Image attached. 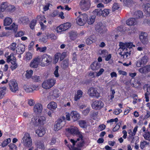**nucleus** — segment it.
Instances as JSON below:
<instances>
[{
	"instance_id": "17",
	"label": "nucleus",
	"mask_w": 150,
	"mask_h": 150,
	"mask_svg": "<svg viewBox=\"0 0 150 150\" xmlns=\"http://www.w3.org/2000/svg\"><path fill=\"white\" fill-rule=\"evenodd\" d=\"M144 11L147 16H150V4L147 3L144 5Z\"/></svg>"
},
{
	"instance_id": "18",
	"label": "nucleus",
	"mask_w": 150,
	"mask_h": 150,
	"mask_svg": "<svg viewBox=\"0 0 150 150\" xmlns=\"http://www.w3.org/2000/svg\"><path fill=\"white\" fill-rule=\"evenodd\" d=\"M47 108L51 110H55L57 108V104L54 101H52L48 104Z\"/></svg>"
},
{
	"instance_id": "62",
	"label": "nucleus",
	"mask_w": 150,
	"mask_h": 150,
	"mask_svg": "<svg viewBox=\"0 0 150 150\" xmlns=\"http://www.w3.org/2000/svg\"><path fill=\"white\" fill-rule=\"evenodd\" d=\"M122 111L121 109H115L113 112V113L116 115H119Z\"/></svg>"
},
{
	"instance_id": "51",
	"label": "nucleus",
	"mask_w": 150,
	"mask_h": 150,
	"mask_svg": "<svg viewBox=\"0 0 150 150\" xmlns=\"http://www.w3.org/2000/svg\"><path fill=\"white\" fill-rule=\"evenodd\" d=\"M143 64H145L147 62L148 57L146 56H144L141 59Z\"/></svg>"
},
{
	"instance_id": "8",
	"label": "nucleus",
	"mask_w": 150,
	"mask_h": 150,
	"mask_svg": "<svg viewBox=\"0 0 150 150\" xmlns=\"http://www.w3.org/2000/svg\"><path fill=\"white\" fill-rule=\"evenodd\" d=\"M90 0H81L79 6L81 10L86 11L88 10L91 5Z\"/></svg>"
},
{
	"instance_id": "53",
	"label": "nucleus",
	"mask_w": 150,
	"mask_h": 150,
	"mask_svg": "<svg viewBox=\"0 0 150 150\" xmlns=\"http://www.w3.org/2000/svg\"><path fill=\"white\" fill-rule=\"evenodd\" d=\"M25 32L22 30H21L18 32L15 35L16 37H21L24 35Z\"/></svg>"
},
{
	"instance_id": "58",
	"label": "nucleus",
	"mask_w": 150,
	"mask_h": 150,
	"mask_svg": "<svg viewBox=\"0 0 150 150\" xmlns=\"http://www.w3.org/2000/svg\"><path fill=\"white\" fill-rule=\"evenodd\" d=\"M57 31H65L63 24L58 26L57 28Z\"/></svg>"
},
{
	"instance_id": "56",
	"label": "nucleus",
	"mask_w": 150,
	"mask_h": 150,
	"mask_svg": "<svg viewBox=\"0 0 150 150\" xmlns=\"http://www.w3.org/2000/svg\"><path fill=\"white\" fill-rule=\"evenodd\" d=\"M148 144L147 142L146 141L142 142L140 144V147L142 149H143L145 146Z\"/></svg>"
},
{
	"instance_id": "64",
	"label": "nucleus",
	"mask_w": 150,
	"mask_h": 150,
	"mask_svg": "<svg viewBox=\"0 0 150 150\" xmlns=\"http://www.w3.org/2000/svg\"><path fill=\"white\" fill-rule=\"evenodd\" d=\"M48 37L52 40H55L57 39V37L54 34H51L49 35Z\"/></svg>"
},
{
	"instance_id": "25",
	"label": "nucleus",
	"mask_w": 150,
	"mask_h": 150,
	"mask_svg": "<svg viewBox=\"0 0 150 150\" xmlns=\"http://www.w3.org/2000/svg\"><path fill=\"white\" fill-rule=\"evenodd\" d=\"M35 132L39 137L43 136L45 133V129L43 128H40V129H37Z\"/></svg>"
},
{
	"instance_id": "4",
	"label": "nucleus",
	"mask_w": 150,
	"mask_h": 150,
	"mask_svg": "<svg viewBox=\"0 0 150 150\" xmlns=\"http://www.w3.org/2000/svg\"><path fill=\"white\" fill-rule=\"evenodd\" d=\"M21 143L25 147L29 148L32 145V141L30 135L28 133H26L23 137Z\"/></svg>"
},
{
	"instance_id": "10",
	"label": "nucleus",
	"mask_w": 150,
	"mask_h": 150,
	"mask_svg": "<svg viewBox=\"0 0 150 150\" xmlns=\"http://www.w3.org/2000/svg\"><path fill=\"white\" fill-rule=\"evenodd\" d=\"M65 124V122L64 121L60 119L58 120L54 125V130L55 131H58L64 127Z\"/></svg>"
},
{
	"instance_id": "55",
	"label": "nucleus",
	"mask_w": 150,
	"mask_h": 150,
	"mask_svg": "<svg viewBox=\"0 0 150 150\" xmlns=\"http://www.w3.org/2000/svg\"><path fill=\"white\" fill-rule=\"evenodd\" d=\"M121 122L118 123L113 128V131L114 132H115L118 130L120 127V126L121 125Z\"/></svg>"
},
{
	"instance_id": "9",
	"label": "nucleus",
	"mask_w": 150,
	"mask_h": 150,
	"mask_svg": "<svg viewBox=\"0 0 150 150\" xmlns=\"http://www.w3.org/2000/svg\"><path fill=\"white\" fill-rule=\"evenodd\" d=\"M88 94L91 97L98 98L100 97V94L98 92L97 89L93 87H91L89 89L88 91Z\"/></svg>"
},
{
	"instance_id": "28",
	"label": "nucleus",
	"mask_w": 150,
	"mask_h": 150,
	"mask_svg": "<svg viewBox=\"0 0 150 150\" xmlns=\"http://www.w3.org/2000/svg\"><path fill=\"white\" fill-rule=\"evenodd\" d=\"M12 22V20L9 17H7L4 20V26H8L10 25Z\"/></svg>"
},
{
	"instance_id": "27",
	"label": "nucleus",
	"mask_w": 150,
	"mask_h": 150,
	"mask_svg": "<svg viewBox=\"0 0 150 150\" xmlns=\"http://www.w3.org/2000/svg\"><path fill=\"white\" fill-rule=\"evenodd\" d=\"M69 34L70 39L72 40H75L77 37L78 34L75 31H71Z\"/></svg>"
},
{
	"instance_id": "54",
	"label": "nucleus",
	"mask_w": 150,
	"mask_h": 150,
	"mask_svg": "<svg viewBox=\"0 0 150 150\" xmlns=\"http://www.w3.org/2000/svg\"><path fill=\"white\" fill-rule=\"evenodd\" d=\"M45 18L44 16L43 15H39L37 16L36 19L37 20L39 21H42L44 20Z\"/></svg>"
},
{
	"instance_id": "59",
	"label": "nucleus",
	"mask_w": 150,
	"mask_h": 150,
	"mask_svg": "<svg viewBox=\"0 0 150 150\" xmlns=\"http://www.w3.org/2000/svg\"><path fill=\"white\" fill-rule=\"evenodd\" d=\"M10 149L12 150H16L17 147L16 145L13 144H10L9 145Z\"/></svg>"
},
{
	"instance_id": "41",
	"label": "nucleus",
	"mask_w": 150,
	"mask_h": 150,
	"mask_svg": "<svg viewBox=\"0 0 150 150\" xmlns=\"http://www.w3.org/2000/svg\"><path fill=\"white\" fill-rule=\"evenodd\" d=\"M32 54L30 52H27L25 56V59L26 61H29L32 58Z\"/></svg>"
},
{
	"instance_id": "11",
	"label": "nucleus",
	"mask_w": 150,
	"mask_h": 150,
	"mask_svg": "<svg viewBox=\"0 0 150 150\" xmlns=\"http://www.w3.org/2000/svg\"><path fill=\"white\" fill-rule=\"evenodd\" d=\"M103 106L104 103L101 100H95L92 104V107L95 109H100Z\"/></svg>"
},
{
	"instance_id": "14",
	"label": "nucleus",
	"mask_w": 150,
	"mask_h": 150,
	"mask_svg": "<svg viewBox=\"0 0 150 150\" xmlns=\"http://www.w3.org/2000/svg\"><path fill=\"white\" fill-rule=\"evenodd\" d=\"M42 106L40 103L36 104L33 107L34 112L37 114H40L42 110Z\"/></svg>"
},
{
	"instance_id": "31",
	"label": "nucleus",
	"mask_w": 150,
	"mask_h": 150,
	"mask_svg": "<svg viewBox=\"0 0 150 150\" xmlns=\"http://www.w3.org/2000/svg\"><path fill=\"white\" fill-rule=\"evenodd\" d=\"M6 88L5 87L0 88V99H2L5 94Z\"/></svg>"
},
{
	"instance_id": "30",
	"label": "nucleus",
	"mask_w": 150,
	"mask_h": 150,
	"mask_svg": "<svg viewBox=\"0 0 150 150\" xmlns=\"http://www.w3.org/2000/svg\"><path fill=\"white\" fill-rule=\"evenodd\" d=\"M134 15L136 18H142L143 16V13L142 11L138 10L134 12Z\"/></svg>"
},
{
	"instance_id": "19",
	"label": "nucleus",
	"mask_w": 150,
	"mask_h": 150,
	"mask_svg": "<svg viewBox=\"0 0 150 150\" xmlns=\"http://www.w3.org/2000/svg\"><path fill=\"white\" fill-rule=\"evenodd\" d=\"M137 21L134 18H131L126 21L127 24L129 26L134 25L137 24Z\"/></svg>"
},
{
	"instance_id": "2",
	"label": "nucleus",
	"mask_w": 150,
	"mask_h": 150,
	"mask_svg": "<svg viewBox=\"0 0 150 150\" xmlns=\"http://www.w3.org/2000/svg\"><path fill=\"white\" fill-rule=\"evenodd\" d=\"M120 48L122 50L120 52L119 54L122 58L125 59L129 58L131 54V52L129 50L132 47V46L135 47L133 45L132 43H125L120 42L119 44Z\"/></svg>"
},
{
	"instance_id": "47",
	"label": "nucleus",
	"mask_w": 150,
	"mask_h": 150,
	"mask_svg": "<svg viewBox=\"0 0 150 150\" xmlns=\"http://www.w3.org/2000/svg\"><path fill=\"white\" fill-rule=\"evenodd\" d=\"M47 50V47H38L37 48L36 50L39 51L40 52H44Z\"/></svg>"
},
{
	"instance_id": "50",
	"label": "nucleus",
	"mask_w": 150,
	"mask_h": 150,
	"mask_svg": "<svg viewBox=\"0 0 150 150\" xmlns=\"http://www.w3.org/2000/svg\"><path fill=\"white\" fill-rule=\"evenodd\" d=\"M36 21L35 20H33L30 24V27L31 29H34V26L35 25Z\"/></svg>"
},
{
	"instance_id": "61",
	"label": "nucleus",
	"mask_w": 150,
	"mask_h": 150,
	"mask_svg": "<svg viewBox=\"0 0 150 150\" xmlns=\"http://www.w3.org/2000/svg\"><path fill=\"white\" fill-rule=\"evenodd\" d=\"M16 43H13L10 45L11 49L13 51H14L15 49H16L17 48V47H16Z\"/></svg>"
},
{
	"instance_id": "12",
	"label": "nucleus",
	"mask_w": 150,
	"mask_h": 150,
	"mask_svg": "<svg viewBox=\"0 0 150 150\" xmlns=\"http://www.w3.org/2000/svg\"><path fill=\"white\" fill-rule=\"evenodd\" d=\"M40 56H39L34 58L30 64V66L33 68H37L39 64H40Z\"/></svg>"
},
{
	"instance_id": "5",
	"label": "nucleus",
	"mask_w": 150,
	"mask_h": 150,
	"mask_svg": "<svg viewBox=\"0 0 150 150\" xmlns=\"http://www.w3.org/2000/svg\"><path fill=\"white\" fill-rule=\"evenodd\" d=\"M46 118L44 116H34L32 119L31 122L35 125H43L46 123Z\"/></svg>"
},
{
	"instance_id": "7",
	"label": "nucleus",
	"mask_w": 150,
	"mask_h": 150,
	"mask_svg": "<svg viewBox=\"0 0 150 150\" xmlns=\"http://www.w3.org/2000/svg\"><path fill=\"white\" fill-rule=\"evenodd\" d=\"M56 80L54 79H48L43 81L42 86L44 89H49L54 86Z\"/></svg>"
},
{
	"instance_id": "24",
	"label": "nucleus",
	"mask_w": 150,
	"mask_h": 150,
	"mask_svg": "<svg viewBox=\"0 0 150 150\" xmlns=\"http://www.w3.org/2000/svg\"><path fill=\"white\" fill-rule=\"evenodd\" d=\"M83 93V92L81 90L78 91L76 94L75 96L74 100L76 101L78 100L82 97Z\"/></svg>"
},
{
	"instance_id": "26",
	"label": "nucleus",
	"mask_w": 150,
	"mask_h": 150,
	"mask_svg": "<svg viewBox=\"0 0 150 150\" xmlns=\"http://www.w3.org/2000/svg\"><path fill=\"white\" fill-rule=\"evenodd\" d=\"M25 91L27 93H29L33 92V89L32 88V85L25 84L23 86Z\"/></svg>"
},
{
	"instance_id": "33",
	"label": "nucleus",
	"mask_w": 150,
	"mask_h": 150,
	"mask_svg": "<svg viewBox=\"0 0 150 150\" xmlns=\"http://www.w3.org/2000/svg\"><path fill=\"white\" fill-rule=\"evenodd\" d=\"M52 95L56 98L60 96L59 90L57 89H54L52 91Z\"/></svg>"
},
{
	"instance_id": "63",
	"label": "nucleus",
	"mask_w": 150,
	"mask_h": 150,
	"mask_svg": "<svg viewBox=\"0 0 150 150\" xmlns=\"http://www.w3.org/2000/svg\"><path fill=\"white\" fill-rule=\"evenodd\" d=\"M144 138L146 140H148L150 137V132H146L144 135Z\"/></svg>"
},
{
	"instance_id": "29",
	"label": "nucleus",
	"mask_w": 150,
	"mask_h": 150,
	"mask_svg": "<svg viewBox=\"0 0 150 150\" xmlns=\"http://www.w3.org/2000/svg\"><path fill=\"white\" fill-rule=\"evenodd\" d=\"M69 65V60L68 59H65L62 62L61 67L64 69H66L68 67Z\"/></svg>"
},
{
	"instance_id": "38",
	"label": "nucleus",
	"mask_w": 150,
	"mask_h": 150,
	"mask_svg": "<svg viewBox=\"0 0 150 150\" xmlns=\"http://www.w3.org/2000/svg\"><path fill=\"white\" fill-rule=\"evenodd\" d=\"M26 73L25 74V77L27 79L30 78L33 73V71L32 70H27L26 71Z\"/></svg>"
},
{
	"instance_id": "37",
	"label": "nucleus",
	"mask_w": 150,
	"mask_h": 150,
	"mask_svg": "<svg viewBox=\"0 0 150 150\" xmlns=\"http://www.w3.org/2000/svg\"><path fill=\"white\" fill-rule=\"evenodd\" d=\"M110 10L109 9H105L102 11L101 15L103 17L108 16L110 12Z\"/></svg>"
},
{
	"instance_id": "15",
	"label": "nucleus",
	"mask_w": 150,
	"mask_h": 150,
	"mask_svg": "<svg viewBox=\"0 0 150 150\" xmlns=\"http://www.w3.org/2000/svg\"><path fill=\"white\" fill-rule=\"evenodd\" d=\"M140 39L144 44L147 43L148 42V35L145 33H142L139 36Z\"/></svg>"
},
{
	"instance_id": "6",
	"label": "nucleus",
	"mask_w": 150,
	"mask_h": 150,
	"mask_svg": "<svg viewBox=\"0 0 150 150\" xmlns=\"http://www.w3.org/2000/svg\"><path fill=\"white\" fill-rule=\"evenodd\" d=\"M78 13L79 15L76 19V23L79 25H83L88 20V16L85 13L81 14V12H78Z\"/></svg>"
},
{
	"instance_id": "46",
	"label": "nucleus",
	"mask_w": 150,
	"mask_h": 150,
	"mask_svg": "<svg viewBox=\"0 0 150 150\" xmlns=\"http://www.w3.org/2000/svg\"><path fill=\"white\" fill-rule=\"evenodd\" d=\"M95 16H92L88 20V24H92L95 21Z\"/></svg>"
},
{
	"instance_id": "1",
	"label": "nucleus",
	"mask_w": 150,
	"mask_h": 150,
	"mask_svg": "<svg viewBox=\"0 0 150 150\" xmlns=\"http://www.w3.org/2000/svg\"><path fill=\"white\" fill-rule=\"evenodd\" d=\"M66 131L71 134H75L78 135L79 138H77L76 140H75L73 139H69V141L72 143V146L71 147H69L71 150H81L79 148H76L74 147L75 144L77 143V146L79 147H82L84 144V141L83 139V136L81 132H79L78 129L76 127L72 126L71 127L66 129Z\"/></svg>"
},
{
	"instance_id": "13",
	"label": "nucleus",
	"mask_w": 150,
	"mask_h": 150,
	"mask_svg": "<svg viewBox=\"0 0 150 150\" xmlns=\"http://www.w3.org/2000/svg\"><path fill=\"white\" fill-rule=\"evenodd\" d=\"M10 89L13 92H16L18 90V87L16 82L15 81H11L9 83Z\"/></svg>"
},
{
	"instance_id": "32",
	"label": "nucleus",
	"mask_w": 150,
	"mask_h": 150,
	"mask_svg": "<svg viewBox=\"0 0 150 150\" xmlns=\"http://www.w3.org/2000/svg\"><path fill=\"white\" fill-rule=\"evenodd\" d=\"M5 29H6L13 30L14 32H16L18 29V25L13 23L9 27H6Z\"/></svg>"
},
{
	"instance_id": "23",
	"label": "nucleus",
	"mask_w": 150,
	"mask_h": 150,
	"mask_svg": "<svg viewBox=\"0 0 150 150\" xmlns=\"http://www.w3.org/2000/svg\"><path fill=\"white\" fill-rule=\"evenodd\" d=\"M96 29L100 34H103L105 32V28L103 26H99L98 24H97L96 26Z\"/></svg>"
},
{
	"instance_id": "22",
	"label": "nucleus",
	"mask_w": 150,
	"mask_h": 150,
	"mask_svg": "<svg viewBox=\"0 0 150 150\" xmlns=\"http://www.w3.org/2000/svg\"><path fill=\"white\" fill-rule=\"evenodd\" d=\"M100 64L97 62H93L91 65V69L93 70H97L100 68Z\"/></svg>"
},
{
	"instance_id": "42",
	"label": "nucleus",
	"mask_w": 150,
	"mask_h": 150,
	"mask_svg": "<svg viewBox=\"0 0 150 150\" xmlns=\"http://www.w3.org/2000/svg\"><path fill=\"white\" fill-rule=\"evenodd\" d=\"M123 3L125 5L128 6H130L134 3L133 0H123Z\"/></svg>"
},
{
	"instance_id": "40",
	"label": "nucleus",
	"mask_w": 150,
	"mask_h": 150,
	"mask_svg": "<svg viewBox=\"0 0 150 150\" xmlns=\"http://www.w3.org/2000/svg\"><path fill=\"white\" fill-rule=\"evenodd\" d=\"M93 13L95 15L100 16L101 15L102 10L100 9H97L93 11Z\"/></svg>"
},
{
	"instance_id": "39",
	"label": "nucleus",
	"mask_w": 150,
	"mask_h": 150,
	"mask_svg": "<svg viewBox=\"0 0 150 150\" xmlns=\"http://www.w3.org/2000/svg\"><path fill=\"white\" fill-rule=\"evenodd\" d=\"M60 55L61 53H58L55 54L53 61L54 64H55L58 62Z\"/></svg>"
},
{
	"instance_id": "35",
	"label": "nucleus",
	"mask_w": 150,
	"mask_h": 150,
	"mask_svg": "<svg viewBox=\"0 0 150 150\" xmlns=\"http://www.w3.org/2000/svg\"><path fill=\"white\" fill-rule=\"evenodd\" d=\"M20 21L21 23L23 24H26L29 22V19L26 17H23L20 19Z\"/></svg>"
},
{
	"instance_id": "16",
	"label": "nucleus",
	"mask_w": 150,
	"mask_h": 150,
	"mask_svg": "<svg viewBox=\"0 0 150 150\" xmlns=\"http://www.w3.org/2000/svg\"><path fill=\"white\" fill-rule=\"evenodd\" d=\"M25 50V46L23 44H20L18 45L16 51V53L18 54H21L23 53Z\"/></svg>"
},
{
	"instance_id": "21",
	"label": "nucleus",
	"mask_w": 150,
	"mask_h": 150,
	"mask_svg": "<svg viewBox=\"0 0 150 150\" xmlns=\"http://www.w3.org/2000/svg\"><path fill=\"white\" fill-rule=\"evenodd\" d=\"M79 126L82 128L86 129L88 126V122L85 120H81L79 121Z\"/></svg>"
},
{
	"instance_id": "34",
	"label": "nucleus",
	"mask_w": 150,
	"mask_h": 150,
	"mask_svg": "<svg viewBox=\"0 0 150 150\" xmlns=\"http://www.w3.org/2000/svg\"><path fill=\"white\" fill-rule=\"evenodd\" d=\"M8 4L6 2H4L2 3L0 8V10L1 12H3L5 10H6Z\"/></svg>"
},
{
	"instance_id": "43",
	"label": "nucleus",
	"mask_w": 150,
	"mask_h": 150,
	"mask_svg": "<svg viewBox=\"0 0 150 150\" xmlns=\"http://www.w3.org/2000/svg\"><path fill=\"white\" fill-rule=\"evenodd\" d=\"M119 7V5L117 3H114L112 5V10L113 11H114L116 10H117Z\"/></svg>"
},
{
	"instance_id": "57",
	"label": "nucleus",
	"mask_w": 150,
	"mask_h": 150,
	"mask_svg": "<svg viewBox=\"0 0 150 150\" xmlns=\"http://www.w3.org/2000/svg\"><path fill=\"white\" fill-rule=\"evenodd\" d=\"M65 31L71 27L70 24L69 23H67L63 24Z\"/></svg>"
},
{
	"instance_id": "60",
	"label": "nucleus",
	"mask_w": 150,
	"mask_h": 150,
	"mask_svg": "<svg viewBox=\"0 0 150 150\" xmlns=\"http://www.w3.org/2000/svg\"><path fill=\"white\" fill-rule=\"evenodd\" d=\"M6 9L8 11H10L12 10L14 8V6L8 4Z\"/></svg>"
},
{
	"instance_id": "49",
	"label": "nucleus",
	"mask_w": 150,
	"mask_h": 150,
	"mask_svg": "<svg viewBox=\"0 0 150 150\" xmlns=\"http://www.w3.org/2000/svg\"><path fill=\"white\" fill-rule=\"evenodd\" d=\"M10 33L9 32H3L0 33V37H3L4 36H8L10 35Z\"/></svg>"
},
{
	"instance_id": "36",
	"label": "nucleus",
	"mask_w": 150,
	"mask_h": 150,
	"mask_svg": "<svg viewBox=\"0 0 150 150\" xmlns=\"http://www.w3.org/2000/svg\"><path fill=\"white\" fill-rule=\"evenodd\" d=\"M144 90H146V91L145 94L150 95V84H146L143 86Z\"/></svg>"
},
{
	"instance_id": "48",
	"label": "nucleus",
	"mask_w": 150,
	"mask_h": 150,
	"mask_svg": "<svg viewBox=\"0 0 150 150\" xmlns=\"http://www.w3.org/2000/svg\"><path fill=\"white\" fill-rule=\"evenodd\" d=\"M15 57H14L13 54H11L10 55L8 56L7 57V62H9L13 60V59H15Z\"/></svg>"
},
{
	"instance_id": "52",
	"label": "nucleus",
	"mask_w": 150,
	"mask_h": 150,
	"mask_svg": "<svg viewBox=\"0 0 150 150\" xmlns=\"http://www.w3.org/2000/svg\"><path fill=\"white\" fill-rule=\"evenodd\" d=\"M59 67L57 66L55 67V69L54 72V74L55 76L57 77H58L59 75L58 73Z\"/></svg>"
},
{
	"instance_id": "20",
	"label": "nucleus",
	"mask_w": 150,
	"mask_h": 150,
	"mask_svg": "<svg viewBox=\"0 0 150 150\" xmlns=\"http://www.w3.org/2000/svg\"><path fill=\"white\" fill-rule=\"evenodd\" d=\"M71 115L74 121L77 120L80 118V114L76 111L72 112Z\"/></svg>"
},
{
	"instance_id": "44",
	"label": "nucleus",
	"mask_w": 150,
	"mask_h": 150,
	"mask_svg": "<svg viewBox=\"0 0 150 150\" xmlns=\"http://www.w3.org/2000/svg\"><path fill=\"white\" fill-rule=\"evenodd\" d=\"M11 142L10 139L8 138L4 140L1 144L2 146L4 147L6 146Z\"/></svg>"
},
{
	"instance_id": "3",
	"label": "nucleus",
	"mask_w": 150,
	"mask_h": 150,
	"mask_svg": "<svg viewBox=\"0 0 150 150\" xmlns=\"http://www.w3.org/2000/svg\"><path fill=\"white\" fill-rule=\"evenodd\" d=\"M40 65L42 67H46L50 65L52 61V59L50 55L45 54L40 57Z\"/></svg>"
},
{
	"instance_id": "45",
	"label": "nucleus",
	"mask_w": 150,
	"mask_h": 150,
	"mask_svg": "<svg viewBox=\"0 0 150 150\" xmlns=\"http://www.w3.org/2000/svg\"><path fill=\"white\" fill-rule=\"evenodd\" d=\"M32 79L35 81L38 82L41 80V77L38 76L34 75L32 77Z\"/></svg>"
}]
</instances>
